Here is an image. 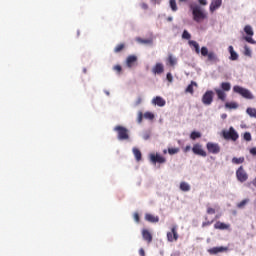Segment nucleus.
Returning a JSON list of instances; mask_svg holds the SVG:
<instances>
[{
	"label": "nucleus",
	"instance_id": "1",
	"mask_svg": "<svg viewBox=\"0 0 256 256\" xmlns=\"http://www.w3.org/2000/svg\"><path fill=\"white\" fill-rule=\"evenodd\" d=\"M190 10L192 11L193 21H195L196 23H201L202 21H205V19H207V13H205L203 9H201V6L197 4H191Z\"/></svg>",
	"mask_w": 256,
	"mask_h": 256
},
{
	"label": "nucleus",
	"instance_id": "2",
	"mask_svg": "<svg viewBox=\"0 0 256 256\" xmlns=\"http://www.w3.org/2000/svg\"><path fill=\"white\" fill-rule=\"evenodd\" d=\"M202 57H207V61L210 63H218L219 58L217 57V54L213 51L209 52V49L207 47L203 46L200 51Z\"/></svg>",
	"mask_w": 256,
	"mask_h": 256
},
{
	"label": "nucleus",
	"instance_id": "3",
	"mask_svg": "<svg viewBox=\"0 0 256 256\" xmlns=\"http://www.w3.org/2000/svg\"><path fill=\"white\" fill-rule=\"evenodd\" d=\"M222 137L226 141H237V139H239V134L237 133L235 128H233V126H231L229 128V130H223L222 131Z\"/></svg>",
	"mask_w": 256,
	"mask_h": 256
},
{
	"label": "nucleus",
	"instance_id": "4",
	"mask_svg": "<svg viewBox=\"0 0 256 256\" xmlns=\"http://www.w3.org/2000/svg\"><path fill=\"white\" fill-rule=\"evenodd\" d=\"M233 91L234 93H238V95H241L242 97H244V99H255V96H253V94L251 93V91H249V89L243 88L239 85L234 86Z\"/></svg>",
	"mask_w": 256,
	"mask_h": 256
},
{
	"label": "nucleus",
	"instance_id": "5",
	"mask_svg": "<svg viewBox=\"0 0 256 256\" xmlns=\"http://www.w3.org/2000/svg\"><path fill=\"white\" fill-rule=\"evenodd\" d=\"M114 131L118 133L119 141H127L129 139V130L123 126H116Z\"/></svg>",
	"mask_w": 256,
	"mask_h": 256
},
{
	"label": "nucleus",
	"instance_id": "6",
	"mask_svg": "<svg viewBox=\"0 0 256 256\" xmlns=\"http://www.w3.org/2000/svg\"><path fill=\"white\" fill-rule=\"evenodd\" d=\"M244 33H246V37H244L245 41L247 43H250L251 45H255L256 41L253 39V35H255V32H253V27L251 25H246L244 27Z\"/></svg>",
	"mask_w": 256,
	"mask_h": 256
},
{
	"label": "nucleus",
	"instance_id": "7",
	"mask_svg": "<svg viewBox=\"0 0 256 256\" xmlns=\"http://www.w3.org/2000/svg\"><path fill=\"white\" fill-rule=\"evenodd\" d=\"M236 179L240 183H245V181H247V179H249V174H247V171H245V168H243V166H240L236 170Z\"/></svg>",
	"mask_w": 256,
	"mask_h": 256
},
{
	"label": "nucleus",
	"instance_id": "8",
	"mask_svg": "<svg viewBox=\"0 0 256 256\" xmlns=\"http://www.w3.org/2000/svg\"><path fill=\"white\" fill-rule=\"evenodd\" d=\"M206 149L208 153H212V155H217L221 153V146H219L217 143L208 142L206 144Z\"/></svg>",
	"mask_w": 256,
	"mask_h": 256
},
{
	"label": "nucleus",
	"instance_id": "9",
	"mask_svg": "<svg viewBox=\"0 0 256 256\" xmlns=\"http://www.w3.org/2000/svg\"><path fill=\"white\" fill-rule=\"evenodd\" d=\"M192 152L194 155H199L200 157H207V152L203 150V145L196 143L192 147Z\"/></svg>",
	"mask_w": 256,
	"mask_h": 256
},
{
	"label": "nucleus",
	"instance_id": "10",
	"mask_svg": "<svg viewBox=\"0 0 256 256\" xmlns=\"http://www.w3.org/2000/svg\"><path fill=\"white\" fill-rule=\"evenodd\" d=\"M203 105H211L213 103V91L208 90L202 96Z\"/></svg>",
	"mask_w": 256,
	"mask_h": 256
},
{
	"label": "nucleus",
	"instance_id": "11",
	"mask_svg": "<svg viewBox=\"0 0 256 256\" xmlns=\"http://www.w3.org/2000/svg\"><path fill=\"white\" fill-rule=\"evenodd\" d=\"M179 239V234L177 233V226H173L171 228V232L167 233V240L170 243H173V241H177Z\"/></svg>",
	"mask_w": 256,
	"mask_h": 256
},
{
	"label": "nucleus",
	"instance_id": "12",
	"mask_svg": "<svg viewBox=\"0 0 256 256\" xmlns=\"http://www.w3.org/2000/svg\"><path fill=\"white\" fill-rule=\"evenodd\" d=\"M150 161L152 163H166L167 159H165V157L161 156L160 154H150Z\"/></svg>",
	"mask_w": 256,
	"mask_h": 256
},
{
	"label": "nucleus",
	"instance_id": "13",
	"mask_svg": "<svg viewBox=\"0 0 256 256\" xmlns=\"http://www.w3.org/2000/svg\"><path fill=\"white\" fill-rule=\"evenodd\" d=\"M225 251H229V248L220 246V247H213L208 250L210 255H217V253H225Z\"/></svg>",
	"mask_w": 256,
	"mask_h": 256
},
{
	"label": "nucleus",
	"instance_id": "14",
	"mask_svg": "<svg viewBox=\"0 0 256 256\" xmlns=\"http://www.w3.org/2000/svg\"><path fill=\"white\" fill-rule=\"evenodd\" d=\"M214 229H218L219 231H227V230L231 229V225L225 224L224 222H221V221H217L214 224Z\"/></svg>",
	"mask_w": 256,
	"mask_h": 256
},
{
	"label": "nucleus",
	"instance_id": "15",
	"mask_svg": "<svg viewBox=\"0 0 256 256\" xmlns=\"http://www.w3.org/2000/svg\"><path fill=\"white\" fill-rule=\"evenodd\" d=\"M223 5V0H212L210 4V13H215Z\"/></svg>",
	"mask_w": 256,
	"mask_h": 256
},
{
	"label": "nucleus",
	"instance_id": "16",
	"mask_svg": "<svg viewBox=\"0 0 256 256\" xmlns=\"http://www.w3.org/2000/svg\"><path fill=\"white\" fill-rule=\"evenodd\" d=\"M165 71V67L162 63H156L155 66L152 68V73L154 75H161Z\"/></svg>",
	"mask_w": 256,
	"mask_h": 256
},
{
	"label": "nucleus",
	"instance_id": "17",
	"mask_svg": "<svg viewBox=\"0 0 256 256\" xmlns=\"http://www.w3.org/2000/svg\"><path fill=\"white\" fill-rule=\"evenodd\" d=\"M166 103L165 99L161 96H156L152 99V104L157 105L158 107H165Z\"/></svg>",
	"mask_w": 256,
	"mask_h": 256
},
{
	"label": "nucleus",
	"instance_id": "18",
	"mask_svg": "<svg viewBox=\"0 0 256 256\" xmlns=\"http://www.w3.org/2000/svg\"><path fill=\"white\" fill-rule=\"evenodd\" d=\"M142 237L144 241H147V243H151L153 241V235L147 229L142 230Z\"/></svg>",
	"mask_w": 256,
	"mask_h": 256
},
{
	"label": "nucleus",
	"instance_id": "19",
	"mask_svg": "<svg viewBox=\"0 0 256 256\" xmlns=\"http://www.w3.org/2000/svg\"><path fill=\"white\" fill-rule=\"evenodd\" d=\"M145 220L148 221V223H159V216H155L153 214L146 213Z\"/></svg>",
	"mask_w": 256,
	"mask_h": 256
},
{
	"label": "nucleus",
	"instance_id": "20",
	"mask_svg": "<svg viewBox=\"0 0 256 256\" xmlns=\"http://www.w3.org/2000/svg\"><path fill=\"white\" fill-rule=\"evenodd\" d=\"M136 61H137V56H135V55L128 56L126 59L127 67H129V68L133 67V65H135Z\"/></svg>",
	"mask_w": 256,
	"mask_h": 256
},
{
	"label": "nucleus",
	"instance_id": "21",
	"mask_svg": "<svg viewBox=\"0 0 256 256\" xmlns=\"http://www.w3.org/2000/svg\"><path fill=\"white\" fill-rule=\"evenodd\" d=\"M228 51L230 53L231 61H237L239 59V55L237 54V52H235V50L233 49V46H229Z\"/></svg>",
	"mask_w": 256,
	"mask_h": 256
},
{
	"label": "nucleus",
	"instance_id": "22",
	"mask_svg": "<svg viewBox=\"0 0 256 256\" xmlns=\"http://www.w3.org/2000/svg\"><path fill=\"white\" fill-rule=\"evenodd\" d=\"M137 43L141 45H153V38L143 39L141 37L136 38Z\"/></svg>",
	"mask_w": 256,
	"mask_h": 256
},
{
	"label": "nucleus",
	"instance_id": "23",
	"mask_svg": "<svg viewBox=\"0 0 256 256\" xmlns=\"http://www.w3.org/2000/svg\"><path fill=\"white\" fill-rule=\"evenodd\" d=\"M215 93H216L218 99H220V101H225V99L227 97V94H225V91H223L219 88H216Z\"/></svg>",
	"mask_w": 256,
	"mask_h": 256
},
{
	"label": "nucleus",
	"instance_id": "24",
	"mask_svg": "<svg viewBox=\"0 0 256 256\" xmlns=\"http://www.w3.org/2000/svg\"><path fill=\"white\" fill-rule=\"evenodd\" d=\"M167 63L170 65V67H175L177 65V58L173 57V55H168Z\"/></svg>",
	"mask_w": 256,
	"mask_h": 256
},
{
	"label": "nucleus",
	"instance_id": "25",
	"mask_svg": "<svg viewBox=\"0 0 256 256\" xmlns=\"http://www.w3.org/2000/svg\"><path fill=\"white\" fill-rule=\"evenodd\" d=\"M232 163H233V165H241V164L245 163V157H243V156L239 157V158L233 157Z\"/></svg>",
	"mask_w": 256,
	"mask_h": 256
},
{
	"label": "nucleus",
	"instance_id": "26",
	"mask_svg": "<svg viewBox=\"0 0 256 256\" xmlns=\"http://www.w3.org/2000/svg\"><path fill=\"white\" fill-rule=\"evenodd\" d=\"M133 155L135 156L136 161H141L142 159V154H141V150H139V148H133Z\"/></svg>",
	"mask_w": 256,
	"mask_h": 256
},
{
	"label": "nucleus",
	"instance_id": "27",
	"mask_svg": "<svg viewBox=\"0 0 256 256\" xmlns=\"http://www.w3.org/2000/svg\"><path fill=\"white\" fill-rule=\"evenodd\" d=\"M193 87H197V83L195 81H192L191 84H189L185 90L186 93H191L193 95L194 90Z\"/></svg>",
	"mask_w": 256,
	"mask_h": 256
},
{
	"label": "nucleus",
	"instance_id": "28",
	"mask_svg": "<svg viewBox=\"0 0 256 256\" xmlns=\"http://www.w3.org/2000/svg\"><path fill=\"white\" fill-rule=\"evenodd\" d=\"M180 190L184 191V192L191 191V186L187 182H181L180 183Z\"/></svg>",
	"mask_w": 256,
	"mask_h": 256
},
{
	"label": "nucleus",
	"instance_id": "29",
	"mask_svg": "<svg viewBox=\"0 0 256 256\" xmlns=\"http://www.w3.org/2000/svg\"><path fill=\"white\" fill-rule=\"evenodd\" d=\"M221 91H231V83L229 82H222L220 84Z\"/></svg>",
	"mask_w": 256,
	"mask_h": 256
},
{
	"label": "nucleus",
	"instance_id": "30",
	"mask_svg": "<svg viewBox=\"0 0 256 256\" xmlns=\"http://www.w3.org/2000/svg\"><path fill=\"white\" fill-rule=\"evenodd\" d=\"M226 109H238L239 108V104H237V102H227L225 104Z\"/></svg>",
	"mask_w": 256,
	"mask_h": 256
},
{
	"label": "nucleus",
	"instance_id": "31",
	"mask_svg": "<svg viewBox=\"0 0 256 256\" xmlns=\"http://www.w3.org/2000/svg\"><path fill=\"white\" fill-rule=\"evenodd\" d=\"M189 45H191L192 47H194L196 53L199 55V53H201V50L199 49V43H197L194 40L189 41Z\"/></svg>",
	"mask_w": 256,
	"mask_h": 256
},
{
	"label": "nucleus",
	"instance_id": "32",
	"mask_svg": "<svg viewBox=\"0 0 256 256\" xmlns=\"http://www.w3.org/2000/svg\"><path fill=\"white\" fill-rule=\"evenodd\" d=\"M246 113H247V115H249V117H253L254 119H256V109L255 108H247Z\"/></svg>",
	"mask_w": 256,
	"mask_h": 256
},
{
	"label": "nucleus",
	"instance_id": "33",
	"mask_svg": "<svg viewBox=\"0 0 256 256\" xmlns=\"http://www.w3.org/2000/svg\"><path fill=\"white\" fill-rule=\"evenodd\" d=\"M190 139H192V141H195V139H201V132H197V131L191 132Z\"/></svg>",
	"mask_w": 256,
	"mask_h": 256
},
{
	"label": "nucleus",
	"instance_id": "34",
	"mask_svg": "<svg viewBox=\"0 0 256 256\" xmlns=\"http://www.w3.org/2000/svg\"><path fill=\"white\" fill-rule=\"evenodd\" d=\"M123 49H125V44H118L114 49V53H121Z\"/></svg>",
	"mask_w": 256,
	"mask_h": 256
},
{
	"label": "nucleus",
	"instance_id": "35",
	"mask_svg": "<svg viewBox=\"0 0 256 256\" xmlns=\"http://www.w3.org/2000/svg\"><path fill=\"white\" fill-rule=\"evenodd\" d=\"M247 203H249V199H244L240 203L237 204V208L243 209L245 207V205H247Z\"/></svg>",
	"mask_w": 256,
	"mask_h": 256
},
{
	"label": "nucleus",
	"instance_id": "36",
	"mask_svg": "<svg viewBox=\"0 0 256 256\" xmlns=\"http://www.w3.org/2000/svg\"><path fill=\"white\" fill-rule=\"evenodd\" d=\"M170 7L172 9V11H177V2L176 0H170Z\"/></svg>",
	"mask_w": 256,
	"mask_h": 256
},
{
	"label": "nucleus",
	"instance_id": "37",
	"mask_svg": "<svg viewBox=\"0 0 256 256\" xmlns=\"http://www.w3.org/2000/svg\"><path fill=\"white\" fill-rule=\"evenodd\" d=\"M144 117H145V119H150V120L155 119V115H153V113H151V112H145Z\"/></svg>",
	"mask_w": 256,
	"mask_h": 256
},
{
	"label": "nucleus",
	"instance_id": "38",
	"mask_svg": "<svg viewBox=\"0 0 256 256\" xmlns=\"http://www.w3.org/2000/svg\"><path fill=\"white\" fill-rule=\"evenodd\" d=\"M182 39H191V34L187 30H184L182 33Z\"/></svg>",
	"mask_w": 256,
	"mask_h": 256
},
{
	"label": "nucleus",
	"instance_id": "39",
	"mask_svg": "<svg viewBox=\"0 0 256 256\" xmlns=\"http://www.w3.org/2000/svg\"><path fill=\"white\" fill-rule=\"evenodd\" d=\"M179 152V148H168L169 155H176Z\"/></svg>",
	"mask_w": 256,
	"mask_h": 256
},
{
	"label": "nucleus",
	"instance_id": "40",
	"mask_svg": "<svg viewBox=\"0 0 256 256\" xmlns=\"http://www.w3.org/2000/svg\"><path fill=\"white\" fill-rule=\"evenodd\" d=\"M244 55L251 57V49H249V46L244 47Z\"/></svg>",
	"mask_w": 256,
	"mask_h": 256
},
{
	"label": "nucleus",
	"instance_id": "41",
	"mask_svg": "<svg viewBox=\"0 0 256 256\" xmlns=\"http://www.w3.org/2000/svg\"><path fill=\"white\" fill-rule=\"evenodd\" d=\"M243 138H244V141H251V139H252L251 138V133L250 132H245Z\"/></svg>",
	"mask_w": 256,
	"mask_h": 256
},
{
	"label": "nucleus",
	"instance_id": "42",
	"mask_svg": "<svg viewBox=\"0 0 256 256\" xmlns=\"http://www.w3.org/2000/svg\"><path fill=\"white\" fill-rule=\"evenodd\" d=\"M113 70L116 71L118 74H121L123 68L121 67V65H116L113 67Z\"/></svg>",
	"mask_w": 256,
	"mask_h": 256
},
{
	"label": "nucleus",
	"instance_id": "43",
	"mask_svg": "<svg viewBox=\"0 0 256 256\" xmlns=\"http://www.w3.org/2000/svg\"><path fill=\"white\" fill-rule=\"evenodd\" d=\"M166 79L167 81H169V83H173V75L171 74V72L167 73Z\"/></svg>",
	"mask_w": 256,
	"mask_h": 256
},
{
	"label": "nucleus",
	"instance_id": "44",
	"mask_svg": "<svg viewBox=\"0 0 256 256\" xmlns=\"http://www.w3.org/2000/svg\"><path fill=\"white\" fill-rule=\"evenodd\" d=\"M206 213L208 215H215V209L211 208V207H208L207 210H206Z\"/></svg>",
	"mask_w": 256,
	"mask_h": 256
},
{
	"label": "nucleus",
	"instance_id": "45",
	"mask_svg": "<svg viewBox=\"0 0 256 256\" xmlns=\"http://www.w3.org/2000/svg\"><path fill=\"white\" fill-rule=\"evenodd\" d=\"M209 225H213V220L202 223V227H209Z\"/></svg>",
	"mask_w": 256,
	"mask_h": 256
},
{
	"label": "nucleus",
	"instance_id": "46",
	"mask_svg": "<svg viewBox=\"0 0 256 256\" xmlns=\"http://www.w3.org/2000/svg\"><path fill=\"white\" fill-rule=\"evenodd\" d=\"M143 122V112H139L138 113V123H142Z\"/></svg>",
	"mask_w": 256,
	"mask_h": 256
},
{
	"label": "nucleus",
	"instance_id": "47",
	"mask_svg": "<svg viewBox=\"0 0 256 256\" xmlns=\"http://www.w3.org/2000/svg\"><path fill=\"white\" fill-rule=\"evenodd\" d=\"M141 103H143V98H141V96H139L135 102V105H141Z\"/></svg>",
	"mask_w": 256,
	"mask_h": 256
},
{
	"label": "nucleus",
	"instance_id": "48",
	"mask_svg": "<svg viewBox=\"0 0 256 256\" xmlns=\"http://www.w3.org/2000/svg\"><path fill=\"white\" fill-rule=\"evenodd\" d=\"M134 221H136V223H139L140 221L139 213H134Z\"/></svg>",
	"mask_w": 256,
	"mask_h": 256
},
{
	"label": "nucleus",
	"instance_id": "49",
	"mask_svg": "<svg viewBox=\"0 0 256 256\" xmlns=\"http://www.w3.org/2000/svg\"><path fill=\"white\" fill-rule=\"evenodd\" d=\"M250 155H253L254 157H256V147H253L250 149Z\"/></svg>",
	"mask_w": 256,
	"mask_h": 256
},
{
	"label": "nucleus",
	"instance_id": "50",
	"mask_svg": "<svg viewBox=\"0 0 256 256\" xmlns=\"http://www.w3.org/2000/svg\"><path fill=\"white\" fill-rule=\"evenodd\" d=\"M141 8L144 9V11H147V9H149V5H147V3H142Z\"/></svg>",
	"mask_w": 256,
	"mask_h": 256
},
{
	"label": "nucleus",
	"instance_id": "51",
	"mask_svg": "<svg viewBox=\"0 0 256 256\" xmlns=\"http://www.w3.org/2000/svg\"><path fill=\"white\" fill-rule=\"evenodd\" d=\"M189 151H191V146L188 145L184 148V153H189Z\"/></svg>",
	"mask_w": 256,
	"mask_h": 256
},
{
	"label": "nucleus",
	"instance_id": "52",
	"mask_svg": "<svg viewBox=\"0 0 256 256\" xmlns=\"http://www.w3.org/2000/svg\"><path fill=\"white\" fill-rule=\"evenodd\" d=\"M139 255L140 256H145V250L143 248H140Z\"/></svg>",
	"mask_w": 256,
	"mask_h": 256
},
{
	"label": "nucleus",
	"instance_id": "53",
	"mask_svg": "<svg viewBox=\"0 0 256 256\" xmlns=\"http://www.w3.org/2000/svg\"><path fill=\"white\" fill-rule=\"evenodd\" d=\"M200 5H207V0H198Z\"/></svg>",
	"mask_w": 256,
	"mask_h": 256
},
{
	"label": "nucleus",
	"instance_id": "54",
	"mask_svg": "<svg viewBox=\"0 0 256 256\" xmlns=\"http://www.w3.org/2000/svg\"><path fill=\"white\" fill-rule=\"evenodd\" d=\"M221 119H227V114H222Z\"/></svg>",
	"mask_w": 256,
	"mask_h": 256
},
{
	"label": "nucleus",
	"instance_id": "55",
	"mask_svg": "<svg viewBox=\"0 0 256 256\" xmlns=\"http://www.w3.org/2000/svg\"><path fill=\"white\" fill-rule=\"evenodd\" d=\"M181 3H187V0H179Z\"/></svg>",
	"mask_w": 256,
	"mask_h": 256
},
{
	"label": "nucleus",
	"instance_id": "56",
	"mask_svg": "<svg viewBox=\"0 0 256 256\" xmlns=\"http://www.w3.org/2000/svg\"><path fill=\"white\" fill-rule=\"evenodd\" d=\"M167 21H173V18L168 17V18H167Z\"/></svg>",
	"mask_w": 256,
	"mask_h": 256
},
{
	"label": "nucleus",
	"instance_id": "57",
	"mask_svg": "<svg viewBox=\"0 0 256 256\" xmlns=\"http://www.w3.org/2000/svg\"><path fill=\"white\" fill-rule=\"evenodd\" d=\"M144 139L145 140L149 139V135L144 136Z\"/></svg>",
	"mask_w": 256,
	"mask_h": 256
},
{
	"label": "nucleus",
	"instance_id": "58",
	"mask_svg": "<svg viewBox=\"0 0 256 256\" xmlns=\"http://www.w3.org/2000/svg\"><path fill=\"white\" fill-rule=\"evenodd\" d=\"M215 219H219V215H216V216H215Z\"/></svg>",
	"mask_w": 256,
	"mask_h": 256
},
{
	"label": "nucleus",
	"instance_id": "59",
	"mask_svg": "<svg viewBox=\"0 0 256 256\" xmlns=\"http://www.w3.org/2000/svg\"><path fill=\"white\" fill-rule=\"evenodd\" d=\"M151 1H155L156 2L157 0H151Z\"/></svg>",
	"mask_w": 256,
	"mask_h": 256
}]
</instances>
